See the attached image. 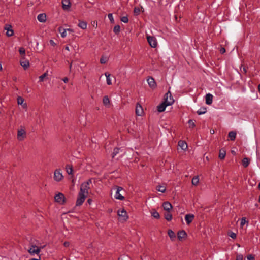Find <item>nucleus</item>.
<instances>
[{
  "label": "nucleus",
  "instance_id": "f257e3e1",
  "mask_svg": "<svg viewBox=\"0 0 260 260\" xmlns=\"http://www.w3.org/2000/svg\"><path fill=\"white\" fill-rule=\"evenodd\" d=\"M91 179H89L87 182L83 183L81 185L79 192L87 196L88 194V190L90 188L89 185L91 183Z\"/></svg>",
  "mask_w": 260,
  "mask_h": 260
},
{
  "label": "nucleus",
  "instance_id": "f03ea898",
  "mask_svg": "<svg viewBox=\"0 0 260 260\" xmlns=\"http://www.w3.org/2000/svg\"><path fill=\"white\" fill-rule=\"evenodd\" d=\"M43 248L44 246L41 247V248ZM28 251L31 255L39 254L41 251V248H39L36 245L31 244Z\"/></svg>",
  "mask_w": 260,
  "mask_h": 260
},
{
  "label": "nucleus",
  "instance_id": "7ed1b4c3",
  "mask_svg": "<svg viewBox=\"0 0 260 260\" xmlns=\"http://www.w3.org/2000/svg\"><path fill=\"white\" fill-rule=\"evenodd\" d=\"M117 214L121 221H125L128 219V215L126 211L124 209L119 210L117 211Z\"/></svg>",
  "mask_w": 260,
  "mask_h": 260
},
{
  "label": "nucleus",
  "instance_id": "20e7f679",
  "mask_svg": "<svg viewBox=\"0 0 260 260\" xmlns=\"http://www.w3.org/2000/svg\"><path fill=\"white\" fill-rule=\"evenodd\" d=\"M55 201L61 205L65 203L66 198L64 194L62 193H58L54 197Z\"/></svg>",
  "mask_w": 260,
  "mask_h": 260
},
{
  "label": "nucleus",
  "instance_id": "39448f33",
  "mask_svg": "<svg viewBox=\"0 0 260 260\" xmlns=\"http://www.w3.org/2000/svg\"><path fill=\"white\" fill-rule=\"evenodd\" d=\"M63 178V176L60 169H56L54 173V179L56 182L60 181Z\"/></svg>",
  "mask_w": 260,
  "mask_h": 260
},
{
  "label": "nucleus",
  "instance_id": "423d86ee",
  "mask_svg": "<svg viewBox=\"0 0 260 260\" xmlns=\"http://www.w3.org/2000/svg\"><path fill=\"white\" fill-rule=\"evenodd\" d=\"M147 41L150 46L152 48H155L157 46V42L154 37L148 36L147 37Z\"/></svg>",
  "mask_w": 260,
  "mask_h": 260
},
{
  "label": "nucleus",
  "instance_id": "0eeeda50",
  "mask_svg": "<svg viewBox=\"0 0 260 260\" xmlns=\"http://www.w3.org/2000/svg\"><path fill=\"white\" fill-rule=\"evenodd\" d=\"M166 98L165 102L167 104L168 106L172 105L174 103V99L171 95L170 91H168L165 95Z\"/></svg>",
  "mask_w": 260,
  "mask_h": 260
},
{
  "label": "nucleus",
  "instance_id": "6e6552de",
  "mask_svg": "<svg viewBox=\"0 0 260 260\" xmlns=\"http://www.w3.org/2000/svg\"><path fill=\"white\" fill-rule=\"evenodd\" d=\"M86 197H87L86 195H85L83 193L79 192V194H78V197L76 201V205L77 206L81 205L84 202Z\"/></svg>",
  "mask_w": 260,
  "mask_h": 260
},
{
  "label": "nucleus",
  "instance_id": "1a4fd4ad",
  "mask_svg": "<svg viewBox=\"0 0 260 260\" xmlns=\"http://www.w3.org/2000/svg\"><path fill=\"white\" fill-rule=\"evenodd\" d=\"M116 191L115 192V194L114 196L115 198L118 200H123L124 197L120 193V191H121L123 189V188L121 187L118 186L116 187Z\"/></svg>",
  "mask_w": 260,
  "mask_h": 260
},
{
  "label": "nucleus",
  "instance_id": "9d476101",
  "mask_svg": "<svg viewBox=\"0 0 260 260\" xmlns=\"http://www.w3.org/2000/svg\"><path fill=\"white\" fill-rule=\"evenodd\" d=\"M26 137V132L24 129H20L18 131L17 139L19 141L23 140Z\"/></svg>",
  "mask_w": 260,
  "mask_h": 260
},
{
  "label": "nucleus",
  "instance_id": "9b49d317",
  "mask_svg": "<svg viewBox=\"0 0 260 260\" xmlns=\"http://www.w3.org/2000/svg\"><path fill=\"white\" fill-rule=\"evenodd\" d=\"M147 81L148 84L150 88L154 89L156 87V83L153 77H148Z\"/></svg>",
  "mask_w": 260,
  "mask_h": 260
},
{
  "label": "nucleus",
  "instance_id": "f8f14e48",
  "mask_svg": "<svg viewBox=\"0 0 260 260\" xmlns=\"http://www.w3.org/2000/svg\"><path fill=\"white\" fill-rule=\"evenodd\" d=\"M5 29L7 30L6 35L7 36L11 37L13 35L14 31L11 25L6 24L5 26Z\"/></svg>",
  "mask_w": 260,
  "mask_h": 260
},
{
  "label": "nucleus",
  "instance_id": "ddd939ff",
  "mask_svg": "<svg viewBox=\"0 0 260 260\" xmlns=\"http://www.w3.org/2000/svg\"><path fill=\"white\" fill-rule=\"evenodd\" d=\"M136 114L138 116H142L143 114V109L142 107L139 104H137L136 107Z\"/></svg>",
  "mask_w": 260,
  "mask_h": 260
},
{
  "label": "nucleus",
  "instance_id": "4468645a",
  "mask_svg": "<svg viewBox=\"0 0 260 260\" xmlns=\"http://www.w3.org/2000/svg\"><path fill=\"white\" fill-rule=\"evenodd\" d=\"M194 216L192 214H186L185 216V220L187 224H189L194 219Z\"/></svg>",
  "mask_w": 260,
  "mask_h": 260
},
{
  "label": "nucleus",
  "instance_id": "2eb2a0df",
  "mask_svg": "<svg viewBox=\"0 0 260 260\" xmlns=\"http://www.w3.org/2000/svg\"><path fill=\"white\" fill-rule=\"evenodd\" d=\"M168 106V105H167V104L164 102L162 103L157 106V108L158 111L159 112H162L164 111L166 109V107Z\"/></svg>",
  "mask_w": 260,
  "mask_h": 260
},
{
  "label": "nucleus",
  "instance_id": "dca6fc26",
  "mask_svg": "<svg viewBox=\"0 0 260 260\" xmlns=\"http://www.w3.org/2000/svg\"><path fill=\"white\" fill-rule=\"evenodd\" d=\"M164 210L169 212L172 208V206L169 202H165L162 204Z\"/></svg>",
  "mask_w": 260,
  "mask_h": 260
},
{
  "label": "nucleus",
  "instance_id": "f3484780",
  "mask_svg": "<svg viewBox=\"0 0 260 260\" xmlns=\"http://www.w3.org/2000/svg\"><path fill=\"white\" fill-rule=\"evenodd\" d=\"M206 103L207 105H211L212 103L213 95L210 93H208L205 96Z\"/></svg>",
  "mask_w": 260,
  "mask_h": 260
},
{
  "label": "nucleus",
  "instance_id": "a211bd4d",
  "mask_svg": "<svg viewBox=\"0 0 260 260\" xmlns=\"http://www.w3.org/2000/svg\"><path fill=\"white\" fill-rule=\"evenodd\" d=\"M62 8L64 10H68L71 5L70 0H62Z\"/></svg>",
  "mask_w": 260,
  "mask_h": 260
},
{
  "label": "nucleus",
  "instance_id": "6ab92c4d",
  "mask_svg": "<svg viewBox=\"0 0 260 260\" xmlns=\"http://www.w3.org/2000/svg\"><path fill=\"white\" fill-rule=\"evenodd\" d=\"M37 19L40 22H44L46 20V15L45 14L41 13L38 15Z\"/></svg>",
  "mask_w": 260,
  "mask_h": 260
},
{
  "label": "nucleus",
  "instance_id": "aec40b11",
  "mask_svg": "<svg viewBox=\"0 0 260 260\" xmlns=\"http://www.w3.org/2000/svg\"><path fill=\"white\" fill-rule=\"evenodd\" d=\"M20 63L24 70H26L29 66V62L27 60H20Z\"/></svg>",
  "mask_w": 260,
  "mask_h": 260
},
{
  "label": "nucleus",
  "instance_id": "412c9836",
  "mask_svg": "<svg viewBox=\"0 0 260 260\" xmlns=\"http://www.w3.org/2000/svg\"><path fill=\"white\" fill-rule=\"evenodd\" d=\"M24 99L21 96H18L17 98L18 104L22 105L23 108H26L27 107V105L26 103H24Z\"/></svg>",
  "mask_w": 260,
  "mask_h": 260
},
{
  "label": "nucleus",
  "instance_id": "4be33fe9",
  "mask_svg": "<svg viewBox=\"0 0 260 260\" xmlns=\"http://www.w3.org/2000/svg\"><path fill=\"white\" fill-rule=\"evenodd\" d=\"M178 145L182 150H185L187 148V143L184 141H179L178 142Z\"/></svg>",
  "mask_w": 260,
  "mask_h": 260
},
{
  "label": "nucleus",
  "instance_id": "5701e85b",
  "mask_svg": "<svg viewBox=\"0 0 260 260\" xmlns=\"http://www.w3.org/2000/svg\"><path fill=\"white\" fill-rule=\"evenodd\" d=\"M87 23L84 21L79 20L78 26L82 29H85L87 28Z\"/></svg>",
  "mask_w": 260,
  "mask_h": 260
},
{
  "label": "nucleus",
  "instance_id": "b1692460",
  "mask_svg": "<svg viewBox=\"0 0 260 260\" xmlns=\"http://www.w3.org/2000/svg\"><path fill=\"white\" fill-rule=\"evenodd\" d=\"M105 75L106 77L107 84L109 85H111L112 81H111V79L110 78V74L108 72H106V73H105Z\"/></svg>",
  "mask_w": 260,
  "mask_h": 260
},
{
  "label": "nucleus",
  "instance_id": "393cba45",
  "mask_svg": "<svg viewBox=\"0 0 260 260\" xmlns=\"http://www.w3.org/2000/svg\"><path fill=\"white\" fill-rule=\"evenodd\" d=\"M103 104L105 106H108V107L109 106L110 100H109V99L108 96H104L103 99Z\"/></svg>",
  "mask_w": 260,
  "mask_h": 260
},
{
  "label": "nucleus",
  "instance_id": "a878e982",
  "mask_svg": "<svg viewBox=\"0 0 260 260\" xmlns=\"http://www.w3.org/2000/svg\"><path fill=\"white\" fill-rule=\"evenodd\" d=\"M228 136L231 140L234 141L236 138V132L235 131H231L229 133Z\"/></svg>",
  "mask_w": 260,
  "mask_h": 260
},
{
  "label": "nucleus",
  "instance_id": "bb28decb",
  "mask_svg": "<svg viewBox=\"0 0 260 260\" xmlns=\"http://www.w3.org/2000/svg\"><path fill=\"white\" fill-rule=\"evenodd\" d=\"M168 234L171 240L173 241L175 239L176 235L172 230H168Z\"/></svg>",
  "mask_w": 260,
  "mask_h": 260
},
{
  "label": "nucleus",
  "instance_id": "cd10ccee",
  "mask_svg": "<svg viewBox=\"0 0 260 260\" xmlns=\"http://www.w3.org/2000/svg\"><path fill=\"white\" fill-rule=\"evenodd\" d=\"M186 235V233L184 231L182 230V231H179L178 233V238L179 240H180L183 238H184Z\"/></svg>",
  "mask_w": 260,
  "mask_h": 260
},
{
  "label": "nucleus",
  "instance_id": "c85d7f7f",
  "mask_svg": "<svg viewBox=\"0 0 260 260\" xmlns=\"http://www.w3.org/2000/svg\"><path fill=\"white\" fill-rule=\"evenodd\" d=\"M151 215L156 219H159L160 215L159 213L155 210H152L151 212Z\"/></svg>",
  "mask_w": 260,
  "mask_h": 260
},
{
  "label": "nucleus",
  "instance_id": "c756f323",
  "mask_svg": "<svg viewBox=\"0 0 260 260\" xmlns=\"http://www.w3.org/2000/svg\"><path fill=\"white\" fill-rule=\"evenodd\" d=\"M59 31L61 34V37L62 38H64L67 36V31L66 29L62 28L61 27L59 28Z\"/></svg>",
  "mask_w": 260,
  "mask_h": 260
},
{
  "label": "nucleus",
  "instance_id": "7c9ffc66",
  "mask_svg": "<svg viewBox=\"0 0 260 260\" xmlns=\"http://www.w3.org/2000/svg\"><path fill=\"white\" fill-rule=\"evenodd\" d=\"M249 164V160L248 158H244L242 160V165L244 167H247Z\"/></svg>",
  "mask_w": 260,
  "mask_h": 260
},
{
  "label": "nucleus",
  "instance_id": "2f4dec72",
  "mask_svg": "<svg viewBox=\"0 0 260 260\" xmlns=\"http://www.w3.org/2000/svg\"><path fill=\"white\" fill-rule=\"evenodd\" d=\"M66 171H67V172L68 174L70 175V174H73V168H72V167L70 165H67L66 166Z\"/></svg>",
  "mask_w": 260,
  "mask_h": 260
},
{
  "label": "nucleus",
  "instance_id": "473e14b6",
  "mask_svg": "<svg viewBox=\"0 0 260 260\" xmlns=\"http://www.w3.org/2000/svg\"><path fill=\"white\" fill-rule=\"evenodd\" d=\"M225 155H226V152H225V150H220L219 154V157L220 159H224L225 158Z\"/></svg>",
  "mask_w": 260,
  "mask_h": 260
},
{
  "label": "nucleus",
  "instance_id": "72a5a7b5",
  "mask_svg": "<svg viewBox=\"0 0 260 260\" xmlns=\"http://www.w3.org/2000/svg\"><path fill=\"white\" fill-rule=\"evenodd\" d=\"M199 182V178L198 176L194 177L192 179V184L193 185H197Z\"/></svg>",
  "mask_w": 260,
  "mask_h": 260
},
{
  "label": "nucleus",
  "instance_id": "f704fd0d",
  "mask_svg": "<svg viewBox=\"0 0 260 260\" xmlns=\"http://www.w3.org/2000/svg\"><path fill=\"white\" fill-rule=\"evenodd\" d=\"M206 109L204 107L201 108L197 111V113L198 115H202L205 114L206 112Z\"/></svg>",
  "mask_w": 260,
  "mask_h": 260
},
{
  "label": "nucleus",
  "instance_id": "c9c22d12",
  "mask_svg": "<svg viewBox=\"0 0 260 260\" xmlns=\"http://www.w3.org/2000/svg\"><path fill=\"white\" fill-rule=\"evenodd\" d=\"M165 218L167 221H171L172 219V214L170 213L165 214Z\"/></svg>",
  "mask_w": 260,
  "mask_h": 260
},
{
  "label": "nucleus",
  "instance_id": "e433bc0d",
  "mask_svg": "<svg viewBox=\"0 0 260 260\" xmlns=\"http://www.w3.org/2000/svg\"><path fill=\"white\" fill-rule=\"evenodd\" d=\"M120 27L119 25H117L114 27L113 31L114 33L118 34L120 32Z\"/></svg>",
  "mask_w": 260,
  "mask_h": 260
},
{
  "label": "nucleus",
  "instance_id": "4c0bfd02",
  "mask_svg": "<svg viewBox=\"0 0 260 260\" xmlns=\"http://www.w3.org/2000/svg\"><path fill=\"white\" fill-rule=\"evenodd\" d=\"M120 150V148H115L112 153V157H114L118 153H119Z\"/></svg>",
  "mask_w": 260,
  "mask_h": 260
},
{
  "label": "nucleus",
  "instance_id": "58836bf2",
  "mask_svg": "<svg viewBox=\"0 0 260 260\" xmlns=\"http://www.w3.org/2000/svg\"><path fill=\"white\" fill-rule=\"evenodd\" d=\"M47 76V72H46L39 76V82H42L44 80V79Z\"/></svg>",
  "mask_w": 260,
  "mask_h": 260
},
{
  "label": "nucleus",
  "instance_id": "ea45409f",
  "mask_svg": "<svg viewBox=\"0 0 260 260\" xmlns=\"http://www.w3.org/2000/svg\"><path fill=\"white\" fill-rule=\"evenodd\" d=\"M157 190L161 192H165L166 191V188L164 186H158L157 187Z\"/></svg>",
  "mask_w": 260,
  "mask_h": 260
},
{
  "label": "nucleus",
  "instance_id": "a19ab883",
  "mask_svg": "<svg viewBox=\"0 0 260 260\" xmlns=\"http://www.w3.org/2000/svg\"><path fill=\"white\" fill-rule=\"evenodd\" d=\"M19 52L21 55L25 56V50L23 47H21L19 49Z\"/></svg>",
  "mask_w": 260,
  "mask_h": 260
},
{
  "label": "nucleus",
  "instance_id": "79ce46f5",
  "mask_svg": "<svg viewBox=\"0 0 260 260\" xmlns=\"http://www.w3.org/2000/svg\"><path fill=\"white\" fill-rule=\"evenodd\" d=\"M120 20L124 23H127L128 22V18L127 16H123L121 18Z\"/></svg>",
  "mask_w": 260,
  "mask_h": 260
},
{
  "label": "nucleus",
  "instance_id": "37998d69",
  "mask_svg": "<svg viewBox=\"0 0 260 260\" xmlns=\"http://www.w3.org/2000/svg\"><path fill=\"white\" fill-rule=\"evenodd\" d=\"M140 12V9L138 7H135L134 10V13L135 15H138L139 14Z\"/></svg>",
  "mask_w": 260,
  "mask_h": 260
},
{
  "label": "nucleus",
  "instance_id": "c03bdc74",
  "mask_svg": "<svg viewBox=\"0 0 260 260\" xmlns=\"http://www.w3.org/2000/svg\"><path fill=\"white\" fill-rule=\"evenodd\" d=\"M108 17L109 19L110 20V21H111V23H114V20L112 14H111V13L109 14L108 15Z\"/></svg>",
  "mask_w": 260,
  "mask_h": 260
},
{
  "label": "nucleus",
  "instance_id": "a18cd8bd",
  "mask_svg": "<svg viewBox=\"0 0 260 260\" xmlns=\"http://www.w3.org/2000/svg\"><path fill=\"white\" fill-rule=\"evenodd\" d=\"M188 124L189 125V127L191 128H193L195 126L194 122L192 120H189L188 121Z\"/></svg>",
  "mask_w": 260,
  "mask_h": 260
},
{
  "label": "nucleus",
  "instance_id": "49530a36",
  "mask_svg": "<svg viewBox=\"0 0 260 260\" xmlns=\"http://www.w3.org/2000/svg\"><path fill=\"white\" fill-rule=\"evenodd\" d=\"M246 222V218H245V217L242 218V219L241 220V222H240L241 226H243L245 224Z\"/></svg>",
  "mask_w": 260,
  "mask_h": 260
},
{
  "label": "nucleus",
  "instance_id": "de8ad7c7",
  "mask_svg": "<svg viewBox=\"0 0 260 260\" xmlns=\"http://www.w3.org/2000/svg\"><path fill=\"white\" fill-rule=\"evenodd\" d=\"M229 236L231 237L233 239H235L236 238V234L233 232H231L230 233H229Z\"/></svg>",
  "mask_w": 260,
  "mask_h": 260
},
{
  "label": "nucleus",
  "instance_id": "09e8293b",
  "mask_svg": "<svg viewBox=\"0 0 260 260\" xmlns=\"http://www.w3.org/2000/svg\"><path fill=\"white\" fill-rule=\"evenodd\" d=\"M107 60L105 57H102L100 59V62L102 64H104L107 62Z\"/></svg>",
  "mask_w": 260,
  "mask_h": 260
},
{
  "label": "nucleus",
  "instance_id": "8fccbe9b",
  "mask_svg": "<svg viewBox=\"0 0 260 260\" xmlns=\"http://www.w3.org/2000/svg\"><path fill=\"white\" fill-rule=\"evenodd\" d=\"M247 258L248 260H254L255 259L254 256L251 254L247 255Z\"/></svg>",
  "mask_w": 260,
  "mask_h": 260
},
{
  "label": "nucleus",
  "instance_id": "3c124183",
  "mask_svg": "<svg viewBox=\"0 0 260 260\" xmlns=\"http://www.w3.org/2000/svg\"><path fill=\"white\" fill-rule=\"evenodd\" d=\"M236 260H243V255L242 254H238Z\"/></svg>",
  "mask_w": 260,
  "mask_h": 260
},
{
  "label": "nucleus",
  "instance_id": "603ef678",
  "mask_svg": "<svg viewBox=\"0 0 260 260\" xmlns=\"http://www.w3.org/2000/svg\"><path fill=\"white\" fill-rule=\"evenodd\" d=\"M49 42H50V44L52 46H55L56 45V43L54 42V41L53 40H50L49 41Z\"/></svg>",
  "mask_w": 260,
  "mask_h": 260
},
{
  "label": "nucleus",
  "instance_id": "864d4df0",
  "mask_svg": "<svg viewBox=\"0 0 260 260\" xmlns=\"http://www.w3.org/2000/svg\"><path fill=\"white\" fill-rule=\"evenodd\" d=\"M63 245L66 247H69L70 246V243L69 242H64Z\"/></svg>",
  "mask_w": 260,
  "mask_h": 260
},
{
  "label": "nucleus",
  "instance_id": "5fc2aeb1",
  "mask_svg": "<svg viewBox=\"0 0 260 260\" xmlns=\"http://www.w3.org/2000/svg\"><path fill=\"white\" fill-rule=\"evenodd\" d=\"M221 53L223 54L225 52V49L224 48H221L220 50Z\"/></svg>",
  "mask_w": 260,
  "mask_h": 260
},
{
  "label": "nucleus",
  "instance_id": "6e6d98bb",
  "mask_svg": "<svg viewBox=\"0 0 260 260\" xmlns=\"http://www.w3.org/2000/svg\"><path fill=\"white\" fill-rule=\"evenodd\" d=\"M62 81L64 82V83H67L68 81V78L67 77H65L64 78L62 79Z\"/></svg>",
  "mask_w": 260,
  "mask_h": 260
},
{
  "label": "nucleus",
  "instance_id": "4d7b16f0",
  "mask_svg": "<svg viewBox=\"0 0 260 260\" xmlns=\"http://www.w3.org/2000/svg\"><path fill=\"white\" fill-rule=\"evenodd\" d=\"M66 31H68L70 32H73L74 31L72 29H70V28L67 29Z\"/></svg>",
  "mask_w": 260,
  "mask_h": 260
},
{
  "label": "nucleus",
  "instance_id": "13d9d810",
  "mask_svg": "<svg viewBox=\"0 0 260 260\" xmlns=\"http://www.w3.org/2000/svg\"><path fill=\"white\" fill-rule=\"evenodd\" d=\"M40 259H41L40 256H39L38 258H31L30 260H40Z\"/></svg>",
  "mask_w": 260,
  "mask_h": 260
},
{
  "label": "nucleus",
  "instance_id": "bf43d9fd",
  "mask_svg": "<svg viewBox=\"0 0 260 260\" xmlns=\"http://www.w3.org/2000/svg\"><path fill=\"white\" fill-rule=\"evenodd\" d=\"M65 49H66V50L69 51V50H70L69 47V46H66L65 47Z\"/></svg>",
  "mask_w": 260,
  "mask_h": 260
},
{
  "label": "nucleus",
  "instance_id": "052dcab7",
  "mask_svg": "<svg viewBox=\"0 0 260 260\" xmlns=\"http://www.w3.org/2000/svg\"><path fill=\"white\" fill-rule=\"evenodd\" d=\"M214 132H214V131L213 129H211V130H210V133H211V134H214Z\"/></svg>",
  "mask_w": 260,
  "mask_h": 260
},
{
  "label": "nucleus",
  "instance_id": "680f3d73",
  "mask_svg": "<svg viewBox=\"0 0 260 260\" xmlns=\"http://www.w3.org/2000/svg\"><path fill=\"white\" fill-rule=\"evenodd\" d=\"M3 68L2 64L0 63V71L2 70Z\"/></svg>",
  "mask_w": 260,
  "mask_h": 260
},
{
  "label": "nucleus",
  "instance_id": "e2e57ef3",
  "mask_svg": "<svg viewBox=\"0 0 260 260\" xmlns=\"http://www.w3.org/2000/svg\"><path fill=\"white\" fill-rule=\"evenodd\" d=\"M72 66V63H70V67H69V68H70V70H71Z\"/></svg>",
  "mask_w": 260,
  "mask_h": 260
},
{
  "label": "nucleus",
  "instance_id": "0e129e2a",
  "mask_svg": "<svg viewBox=\"0 0 260 260\" xmlns=\"http://www.w3.org/2000/svg\"><path fill=\"white\" fill-rule=\"evenodd\" d=\"M258 89L259 92H260V84L258 86Z\"/></svg>",
  "mask_w": 260,
  "mask_h": 260
},
{
  "label": "nucleus",
  "instance_id": "69168bd1",
  "mask_svg": "<svg viewBox=\"0 0 260 260\" xmlns=\"http://www.w3.org/2000/svg\"><path fill=\"white\" fill-rule=\"evenodd\" d=\"M258 188H259V189H260V183L258 184Z\"/></svg>",
  "mask_w": 260,
  "mask_h": 260
},
{
  "label": "nucleus",
  "instance_id": "338daca9",
  "mask_svg": "<svg viewBox=\"0 0 260 260\" xmlns=\"http://www.w3.org/2000/svg\"><path fill=\"white\" fill-rule=\"evenodd\" d=\"M259 202H260V195H259Z\"/></svg>",
  "mask_w": 260,
  "mask_h": 260
},
{
  "label": "nucleus",
  "instance_id": "774afa93",
  "mask_svg": "<svg viewBox=\"0 0 260 260\" xmlns=\"http://www.w3.org/2000/svg\"><path fill=\"white\" fill-rule=\"evenodd\" d=\"M88 202H90V200H89V199L88 200Z\"/></svg>",
  "mask_w": 260,
  "mask_h": 260
}]
</instances>
